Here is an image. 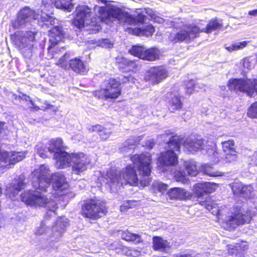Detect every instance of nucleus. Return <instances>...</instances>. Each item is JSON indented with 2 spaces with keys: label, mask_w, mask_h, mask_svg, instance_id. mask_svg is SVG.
<instances>
[{
  "label": "nucleus",
  "mask_w": 257,
  "mask_h": 257,
  "mask_svg": "<svg viewBox=\"0 0 257 257\" xmlns=\"http://www.w3.org/2000/svg\"><path fill=\"white\" fill-rule=\"evenodd\" d=\"M20 153L17 152L13 154L9 160V162L11 164H15L17 162L22 160V158L19 155Z\"/></svg>",
  "instance_id": "50"
},
{
  "label": "nucleus",
  "mask_w": 257,
  "mask_h": 257,
  "mask_svg": "<svg viewBox=\"0 0 257 257\" xmlns=\"http://www.w3.org/2000/svg\"><path fill=\"white\" fill-rule=\"evenodd\" d=\"M25 186V183L24 180L19 179L16 183L11 184L9 187V190L13 194H18L24 188Z\"/></svg>",
  "instance_id": "39"
},
{
  "label": "nucleus",
  "mask_w": 257,
  "mask_h": 257,
  "mask_svg": "<svg viewBox=\"0 0 257 257\" xmlns=\"http://www.w3.org/2000/svg\"><path fill=\"white\" fill-rule=\"evenodd\" d=\"M179 153L166 150L160 153L159 162L164 166L173 167L178 163V155Z\"/></svg>",
  "instance_id": "17"
},
{
  "label": "nucleus",
  "mask_w": 257,
  "mask_h": 257,
  "mask_svg": "<svg viewBox=\"0 0 257 257\" xmlns=\"http://www.w3.org/2000/svg\"><path fill=\"white\" fill-rule=\"evenodd\" d=\"M206 152H217L216 146L215 145L207 146L205 149Z\"/></svg>",
  "instance_id": "60"
},
{
  "label": "nucleus",
  "mask_w": 257,
  "mask_h": 257,
  "mask_svg": "<svg viewBox=\"0 0 257 257\" xmlns=\"http://www.w3.org/2000/svg\"><path fill=\"white\" fill-rule=\"evenodd\" d=\"M5 125V122L0 121V134L2 133V131L4 130V126Z\"/></svg>",
  "instance_id": "63"
},
{
  "label": "nucleus",
  "mask_w": 257,
  "mask_h": 257,
  "mask_svg": "<svg viewBox=\"0 0 257 257\" xmlns=\"http://www.w3.org/2000/svg\"><path fill=\"white\" fill-rule=\"evenodd\" d=\"M168 103L169 110L171 113H174L177 111H180L183 107V103L179 96H175L171 97L168 100Z\"/></svg>",
  "instance_id": "32"
},
{
  "label": "nucleus",
  "mask_w": 257,
  "mask_h": 257,
  "mask_svg": "<svg viewBox=\"0 0 257 257\" xmlns=\"http://www.w3.org/2000/svg\"><path fill=\"white\" fill-rule=\"evenodd\" d=\"M98 12L102 21L117 20L125 23L127 12L122 10L117 6L108 5L106 7H100Z\"/></svg>",
  "instance_id": "8"
},
{
  "label": "nucleus",
  "mask_w": 257,
  "mask_h": 257,
  "mask_svg": "<svg viewBox=\"0 0 257 257\" xmlns=\"http://www.w3.org/2000/svg\"><path fill=\"white\" fill-rule=\"evenodd\" d=\"M195 85V81L193 79L185 81L184 82V86L186 92L189 94H191L194 91Z\"/></svg>",
  "instance_id": "44"
},
{
  "label": "nucleus",
  "mask_w": 257,
  "mask_h": 257,
  "mask_svg": "<svg viewBox=\"0 0 257 257\" xmlns=\"http://www.w3.org/2000/svg\"><path fill=\"white\" fill-rule=\"evenodd\" d=\"M167 247L166 241L160 236H154L153 238V248L154 250L165 249Z\"/></svg>",
  "instance_id": "37"
},
{
  "label": "nucleus",
  "mask_w": 257,
  "mask_h": 257,
  "mask_svg": "<svg viewBox=\"0 0 257 257\" xmlns=\"http://www.w3.org/2000/svg\"><path fill=\"white\" fill-rule=\"evenodd\" d=\"M134 201H127L124 204L120 206V210L121 211H126L128 209L132 208V206L130 205L131 203L135 202Z\"/></svg>",
  "instance_id": "55"
},
{
  "label": "nucleus",
  "mask_w": 257,
  "mask_h": 257,
  "mask_svg": "<svg viewBox=\"0 0 257 257\" xmlns=\"http://www.w3.org/2000/svg\"><path fill=\"white\" fill-rule=\"evenodd\" d=\"M54 158L57 160L61 168H65L71 165V162L73 161V157L65 151L59 152L57 155H54Z\"/></svg>",
  "instance_id": "27"
},
{
  "label": "nucleus",
  "mask_w": 257,
  "mask_h": 257,
  "mask_svg": "<svg viewBox=\"0 0 257 257\" xmlns=\"http://www.w3.org/2000/svg\"><path fill=\"white\" fill-rule=\"evenodd\" d=\"M166 69L162 66L151 67L144 77L146 81L149 82L152 85H157L161 82L168 76Z\"/></svg>",
  "instance_id": "11"
},
{
  "label": "nucleus",
  "mask_w": 257,
  "mask_h": 257,
  "mask_svg": "<svg viewBox=\"0 0 257 257\" xmlns=\"http://www.w3.org/2000/svg\"><path fill=\"white\" fill-rule=\"evenodd\" d=\"M130 32L134 35L139 36H142V28H134L130 29Z\"/></svg>",
  "instance_id": "57"
},
{
  "label": "nucleus",
  "mask_w": 257,
  "mask_h": 257,
  "mask_svg": "<svg viewBox=\"0 0 257 257\" xmlns=\"http://www.w3.org/2000/svg\"><path fill=\"white\" fill-rule=\"evenodd\" d=\"M108 207L106 203L96 197L85 201L81 205L80 214L84 217L93 220H98L106 215Z\"/></svg>",
  "instance_id": "4"
},
{
  "label": "nucleus",
  "mask_w": 257,
  "mask_h": 257,
  "mask_svg": "<svg viewBox=\"0 0 257 257\" xmlns=\"http://www.w3.org/2000/svg\"><path fill=\"white\" fill-rule=\"evenodd\" d=\"M174 177L177 182L184 183L186 180L185 175H183L181 172L176 173Z\"/></svg>",
  "instance_id": "54"
},
{
  "label": "nucleus",
  "mask_w": 257,
  "mask_h": 257,
  "mask_svg": "<svg viewBox=\"0 0 257 257\" xmlns=\"http://www.w3.org/2000/svg\"><path fill=\"white\" fill-rule=\"evenodd\" d=\"M49 36L52 39L50 40V45L48 48L49 51L57 45L65 37V32L62 26H53L49 31Z\"/></svg>",
  "instance_id": "16"
},
{
  "label": "nucleus",
  "mask_w": 257,
  "mask_h": 257,
  "mask_svg": "<svg viewBox=\"0 0 257 257\" xmlns=\"http://www.w3.org/2000/svg\"><path fill=\"white\" fill-rule=\"evenodd\" d=\"M155 31V27L152 25H148L142 28V36L146 37L152 36Z\"/></svg>",
  "instance_id": "46"
},
{
  "label": "nucleus",
  "mask_w": 257,
  "mask_h": 257,
  "mask_svg": "<svg viewBox=\"0 0 257 257\" xmlns=\"http://www.w3.org/2000/svg\"><path fill=\"white\" fill-rule=\"evenodd\" d=\"M69 66L73 71L79 75H84L88 71L84 62L78 58L70 59Z\"/></svg>",
  "instance_id": "22"
},
{
  "label": "nucleus",
  "mask_w": 257,
  "mask_h": 257,
  "mask_svg": "<svg viewBox=\"0 0 257 257\" xmlns=\"http://www.w3.org/2000/svg\"><path fill=\"white\" fill-rule=\"evenodd\" d=\"M121 238L127 242H132L135 244H139L142 242L141 236L136 233H133L128 230H121Z\"/></svg>",
  "instance_id": "33"
},
{
  "label": "nucleus",
  "mask_w": 257,
  "mask_h": 257,
  "mask_svg": "<svg viewBox=\"0 0 257 257\" xmlns=\"http://www.w3.org/2000/svg\"><path fill=\"white\" fill-rule=\"evenodd\" d=\"M8 157V152H3L2 153L1 151H0V160L2 161H4L5 162H7V159L6 158V157Z\"/></svg>",
  "instance_id": "61"
},
{
  "label": "nucleus",
  "mask_w": 257,
  "mask_h": 257,
  "mask_svg": "<svg viewBox=\"0 0 257 257\" xmlns=\"http://www.w3.org/2000/svg\"><path fill=\"white\" fill-rule=\"evenodd\" d=\"M167 194L171 199L182 200L188 197L187 192L185 189L179 187L170 189Z\"/></svg>",
  "instance_id": "30"
},
{
  "label": "nucleus",
  "mask_w": 257,
  "mask_h": 257,
  "mask_svg": "<svg viewBox=\"0 0 257 257\" xmlns=\"http://www.w3.org/2000/svg\"><path fill=\"white\" fill-rule=\"evenodd\" d=\"M250 84V79L232 78L228 80L227 85L231 91L245 92L249 96H252V90L249 89Z\"/></svg>",
  "instance_id": "12"
},
{
  "label": "nucleus",
  "mask_w": 257,
  "mask_h": 257,
  "mask_svg": "<svg viewBox=\"0 0 257 257\" xmlns=\"http://www.w3.org/2000/svg\"><path fill=\"white\" fill-rule=\"evenodd\" d=\"M249 14L253 16H257V9L250 11Z\"/></svg>",
  "instance_id": "62"
},
{
  "label": "nucleus",
  "mask_w": 257,
  "mask_h": 257,
  "mask_svg": "<svg viewBox=\"0 0 257 257\" xmlns=\"http://www.w3.org/2000/svg\"><path fill=\"white\" fill-rule=\"evenodd\" d=\"M232 193L237 197L248 196L251 192V187L241 182H233L230 184Z\"/></svg>",
  "instance_id": "20"
},
{
  "label": "nucleus",
  "mask_w": 257,
  "mask_h": 257,
  "mask_svg": "<svg viewBox=\"0 0 257 257\" xmlns=\"http://www.w3.org/2000/svg\"><path fill=\"white\" fill-rule=\"evenodd\" d=\"M36 13L35 10L29 7L23 8L19 12L17 19L12 23V27L18 29L31 20H35Z\"/></svg>",
  "instance_id": "13"
},
{
  "label": "nucleus",
  "mask_w": 257,
  "mask_h": 257,
  "mask_svg": "<svg viewBox=\"0 0 257 257\" xmlns=\"http://www.w3.org/2000/svg\"><path fill=\"white\" fill-rule=\"evenodd\" d=\"M197 31V25L185 24L177 33H171L168 36V39L174 44L184 41L190 42L194 39L199 38Z\"/></svg>",
  "instance_id": "7"
},
{
  "label": "nucleus",
  "mask_w": 257,
  "mask_h": 257,
  "mask_svg": "<svg viewBox=\"0 0 257 257\" xmlns=\"http://www.w3.org/2000/svg\"><path fill=\"white\" fill-rule=\"evenodd\" d=\"M90 133H96L102 141H106L110 136L109 130L100 124H95L88 128Z\"/></svg>",
  "instance_id": "24"
},
{
  "label": "nucleus",
  "mask_w": 257,
  "mask_h": 257,
  "mask_svg": "<svg viewBox=\"0 0 257 257\" xmlns=\"http://www.w3.org/2000/svg\"><path fill=\"white\" fill-rule=\"evenodd\" d=\"M54 106L53 105L49 103L48 101H45L44 102V105H42L41 107L33 105L30 107V109L32 111H38L39 110L46 111L47 109H51Z\"/></svg>",
  "instance_id": "45"
},
{
  "label": "nucleus",
  "mask_w": 257,
  "mask_h": 257,
  "mask_svg": "<svg viewBox=\"0 0 257 257\" xmlns=\"http://www.w3.org/2000/svg\"><path fill=\"white\" fill-rule=\"evenodd\" d=\"M99 2H101V3L103 4H106L107 1L106 0H98Z\"/></svg>",
  "instance_id": "64"
},
{
  "label": "nucleus",
  "mask_w": 257,
  "mask_h": 257,
  "mask_svg": "<svg viewBox=\"0 0 257 257\" xmlns=\"http://www.w3.org/2000/svg\"><path fill=\"white\" fill-rule=\"evenodd\" d=\"M55 18L43 11H36L35 20H37L39 23L47 24L48 23L51 25L55 24Z\"/></svg>",
  "instance_id": "31"
},
{
  "label": "nucleus",
  "mask_w": 257,
  "mask_h": 257,
  "mask_svg": "<svg viewBox=\"0 0 257 257\" xmlns=\"http://www.w3.org/2000/svg\"><path fill=\"white\" fill-rule=\"evenodd\" d=\"M185 171L188 175L195 176L197 174L196 167L191 164L187 165L185 167Z\"/></svg>",
  "instance_id": "49"
},
{
  "label": "nucleus",
  "mask_w": 257,
  "mask_h": 257,
  "mask_svg": "<svg viewBox=\"0 0 257 257\" xmlns=\"http://www.w3.org/2000/svg\"><path fill=\"white\" fill-rule=\"evenodd\" d=\"M223 151L226 153L225 159L228 163L235 161L237 155L234 148V141L232 139L224 141L221 143Z\"/></svg>",
  "instance_id": "18"
},
{
  "label": "nucleus",
  "mask_w": 257,
  "mask_h": 257,
  "mask_svg": "<svg viewBox=\"0 0 257 257\" xmlns=\"http://www.w3.org/2000/svg\"><path fill=\"white\" fill-rule=\"evenodd\" d=\"M204 172L209 176L211 177H221L224 175V173L215 171L211 165L206 164L203 168Z\"/></svg>",
  "instance_id": "40"
},
{
  "label": "nucleus",
  "mask_w": 257,
  "mask_h": 257,
  "mask_svg": "<svg viewBox=\"0 0 257 257\" xmlns=\"http://www.w3.org/2000/svg\"><path fill=\"white\" fill-rule=\"evenodd\" d=\"M214 191L212 184L209 182L197 183L194 185L193 192L195 197L197 198L198 203L212 214L218 215L219 209L215 202L210 196H206L204 200L202 197Z\"/></svg>",
  "instance_id": "2"
},
{
  "label": "nucleus",
  "mask_w": 257,
  "mask_h": 257,
  "mask_svg": "<svg viewBox=\"0 0 257 257\" xmlns=\"http://www.w3.org/2000/svg\"><path fill=\"white\" fill-rule=\"evenodd\" d=\"M115 65L117 69L123 72H136L139 69L138 61L131 60L124 56H117L115 57Z\"/></svg>",
  "instance_id": "14"
},
{
  "label": "nucleus",
  "mask_w": 257,
  "mask_h": 257,
  "mask_svg": "<svg viewBox=\"0 0 257 257\" xmlns=\"http://www.w3.org/2000/svg\"><path fill=\"white\" fill-rule=\"evenodd\" d=\"M251 218L250 211H243L241 207L236 206L232 214L226 217L225 223L230 228L234 229L236 226L250 223Z\"/></svg>",
  "instance_id": "9"
},
{
  "label": "nucleus",
  "mask_w": 257,
  "mask_h": 257,
  "mask_svg": "<svg viewBox=\"0 0 257 257\" xmlns=\"http://www.w3.org/2000/svg\"><path fill=\"white\" fill-rule=\"evenodd\" d=\"M167 136H171L167 142L168 151H173L177 153H180L181 147L183 138L180 136L173 135V133H166Z\"/></svg>",
  "instance_id": "19"
},
{
  "label": "nucleus",
  "mask_w": 257,
  "mask_h": 257,
  "mask_svg": "<svg viewBox=\"0 0 257 257\" xmlns=\"http://www.w3.org/2000/svg\"><path fill=\"white\" fill-rule=\"evenodd\" d=\"M250 85L249 89H251L252 91V95L255 92L257 93V78L253 80H250Z\"/></svg>",
  "instance_id": "58"
},
{
  "label": "nucleus",
  "mask_w": 257,
  "mask_h": 257,
  "mask_svg": "<svg viewBox=\"0 0 257 257\" xmlns=\"http://www.w3.org/2000/svg\"><path fill=\"white\" fill-rule=\"evenodd\" d=\"M203 145V140L197 138L186 140L184 143V146L190 152H198L202 150Z\"/></svg>",
  "instance_id": "28"
},
{
  "label": "nucleus",
  "mask_w": 257,
  "mask_h": 257,
  "mask_svg": "<svg viewBox=\"0 0 257 257\" xmlns=\"http://www.w3.org/2000/svg\"><path fill=\"white\" fill-rule=\"evenodd\" d=\"M160 51L159 49L154 47L148 49L145 48L142 57V60L149 61H154L159 58Z\"/></svg>",
  "instance_id": "34"
},
{
  "label": "nucleus",
  "mask_w": 257,
  "mask_h": 257,
  "mask_svg": "<svg viewBox=\"0 0 257 257\" xmlns=\"http://www.w3.org/2000/svg\"><path fill=\"white\" fill-rule=\"evenodd\" d=\"M155 190H157L160 192H164L168 189V185L162 183H157L152 185Z\"/></svg>",
  "instance_id": "48"
},
{
  "label": "nucleus",
  "mask_w": 257,
  "mask_h": 257,
  "mask_svg": "<svg viewBox=\"0 0 257 257\" xmlns=\"http://www.w3.org/2000/svg\"><path fill=\"white\" fill-rule=\"evenodd\" d=\"M247 116L251 118H257V101L250 104L247 109Z\"/></svg>",
  "instance_id": "42"
},
{
  "label": "nucleus",
  "mask_w": 257,
  "mask_h": 257,
  "mask_svg": "<svg viewBox=\"0 0 257 257\" xmlns=\"http://www.w3.org/2000/svg\"><path fill=\"white\" fill-rule=\"evenodd\" d=\"M134 78L131 75H128L127 76L120 75L116 79L117 81L120 82V86H121V84L128 83L130 81H133Z\"/></svg>",
  "instance_id": "47"
},
{
  "label": "nucleus",
  "mask_w": 257,
  "mask_h": 257,
  "mask_svg": "<svg viewBox=\"0 0 257 257\" xmlns=\"http://www.w3.org/2000/svg\"><path fill=\"white\" fill-rule=\"evenodd\" d=\"M20 198L26 205L35 207H46L49 202L48 198L46 195L31 190L23 192L21 194Z\"/></svg>",
  "instance_id": "10"
},
{
  "label": "nucleus",
  "mask_w": 257,
  "mask_h": 257,
  "mask_svg": "<svg viewBox=\"0 0 257 257\" xmlns=\"http://www.w3.org/2000/svg\"><path fill=\"white\" fill-rule=\"evenodd\" d=\"M104 178L106 180V183L110 186L115 183H121L120 172H117L116 170L112 169L106 171Z\"/></svg>",
  "instance_id": "29"
},
{
  "label": "nucleus",
  "mask_w": 257,
  "mask_h": 257,
  "mask_svg": "<svg viewBox=\"0 0 257 257\" xmlns=\"http://www.w3.org/2000/svg\"><path fill=\"white\" fill-rule=\"evenodd\" d=\"M23 32L18 31L11 35L10 39L12 42L20 48H24L29 46L30 42L22 35Z\"/></svg>",
  "instance_id": "25"
},
{
  "label": "nucleus",
  "mask_w": 257,
  "mask_h": 257,
  "mask_svg": "<svg viewBox=\"0 0 257 257\" xmlns=\"http://www.w3.org/2000/svg\"><path fill=\"white\" fill-rule=\"evenodd\" d=\"M100 45L103 47L111 48L113 46V43L109 39H102L100 42Z\"/></svg>",
  "instance_id": "52"
},
{
  "label": "nucleus",
  "mask_w": 257,
  "mask_h": 257,
  "mask_svg": "<svg viewBox=\"0 0 257 257\" xmlns=\"http://www.w3.org/2000/svg\"><path fill=\"white\" fill-rule=\"evenodd\" d=\"M248 42L242 41L237 43L233 44L231 46H227L225 49L229 52H232L233 51L241 49L247 46Z\"/></svg>",
  "instance_id": "43"
},
{
  "label": "nucleus",
  "mask_w": 257,
  "mask_h": 257,
  "mask_svg": "<svg viewBox=\"0 0 257 257\" xmlns=\"http://www.w3.org/2000/svg\"><path fill=\"white\" fill-rule=\"evenodd\" d=\"M37 33V32L27 31L24 36L26 37V39H27L30 42H34L35 41V37Z\"/></svg>",
  "instance_id": "51"
},
{
  "label": "nucleus",
  "mask_w": 257,
  "mask_h": 257,
  "mask_svg": "<svg viewBox=\"0 0 257 257\" xmlns=\"http://www.w3.org/2000/svg\"><path fill=\"white\" fill-rule=\"evenodd\" d=\"M48 151H46L42 147H40L37 149V153L42 158L45 159L48 158V155L47 154Z\"/></svg>",
  "instance_id": "56"
},
{
  "label": "nucleus",
  "mask_w": 257,
  "mask_h": 257,
  "mask_svg": "<svg viewBox=\"0 0 257 257\" xmlns=\"http://www.w3.org/2000/svg\"><path fill=\"white\" fill-rule=\"evenodd\" d=\"M33 174L32 184L37 189L45 190L52 180H54L53 187L56 191H62L63 186L66 184L64 176L50 174L49 168L45 165H42L38 169H35Z\"/></svg>",
  "instance_id": "1"
},
{
  "label": "nucleus",
  "mask_w": 257,
  "mask_h": 257,
  "mask_svg": "<svg viewBox=\"0 0 257 257\" xmlns=\"http://www.w3.org/2000/svg\"><path fill=\"white\" fill-rule=\"evenodd\" d=\"M78 155H73V165L72 167V172L75 175H80L81 173L86 170L87 164L86 162L81 159Z\"/></svg>",
  "instance_id": "23"
},
{
  "label": "nucleus",
  "mask_w": 257,
  "mask_h": 257,
  "mask_svg": "<svg viewBox=\"0 0 257 257\" xmlns=\"http://www.w3.org/2000/svg\"><path fill=\"white\" fill-rule=\"evenodd\" d=\"M145 47L140 44L133 45L128 50V52L132 56L142 59Z\"/></svg>",
  "instance_id": "36"
},
{
  "label": "nucleus",
  "mask_w": 257,
  "mask_h": 257,
  "mask_svg": "<svg viewBox=\"0 0 257 257\" xmlns=\"http://www.w3.org/2000/svg\"><path fill=\"white\" fill-rule=\"evenodd\" d=\"M121 184H129L132 186L138 185L139 179L136 171L131 164L127 165L120 171Z\"/></svg>",
  "instance_id": "15"
},
{
  "label": "nucleus",
  "mask_w": 257,
  "mask_h": 257,
  "mask_svg": "<svg viewBox=\"0 0 257 257\" xmlns=\"http://www.w3.org/2000/svg\"><path fill=\"white\" fill-rule=\"evenodd\" d=\"M245 250V246L237 243L229 248V253L232 255L242 257Z\"/></svg>",
  "instance_id": "41"
},
{
  "label": "nucleus",
  "mask_w": 257,
  "mask_h": 257,
  "mask_svg": "<svg viewBox=\"0 0 257 257\" xmlns=\"http://www.w3.org/2000/svg\"><path fill=\"white\" fill-rule=\"evenodd\" d=\"M46 232V228L44 225L41 224V226L37 229L36 231V234L41 235L45 233Z\"/></svg>",
  "instance_id": "59"
},
{
  "label": "nucleus",
  "mask_w": 257,
  "mask_h": 257,
  "mask_svg": "<svg viewBox=\"0 0 257 257\" xmlns=\"http://www.w3.org/2000/svg\"><path fill=\"white\" fill-rule=\"evenodd\" d=\"M146 19V16L142 13H139L137 15H131L127 12L125 23L130 25L144 24Z\"/></svg>",
  "instance_id": "35"
},
{
  "label": "nucleus",
  "mask_w": 257,
  "mask_h": 257,
  "mask_svg": "<svg viewBox=\"0 0 257 257\" xmlns=\"http://www.w3.org/2000/svg\"><path fill=\"white\" fill-rule=\"evenodd\" d=\"M55 64L62 68H66L67 66V59L65 55L61 57Z\"/></svg>",
  "instance_id": "53"
},
{
  "label": "nucleus",
  "mask_w": 257,
  "mask_h": 257,
  "mask_svg": "<svg viewBox=\"0 0 257 257\" xmlns=\"http://www.w3.org/2000/svg\"><path fill=\"white\" fill-rule=\"evenodd\" d=\"M133 164L136 165L141 178L140 183L143 187L148 186L152 181L150 176L152 172V156L145 153L135 154L130 156Z\"/></svg>",
  "instance_id": "3"
},
{
  "label": "nucleus",
  "mask_w": 257,
  "mask_h": 257,
  "mask_svg": "<svg viewBox=\"0 0 257 257\" xmlns=\"http://www.w3.org/2000/svg\"><path fill=\"white\" fill-rule=\"evenodd\" d=\"M54 4L56 8L71 12L73 8V5L70 0H55Z\"/></svg>",
  "instance_id": "38"
},
{
  "label": "nucleus",
  "mask_w": 257,
  "mask_h": 257,
  "mask_svg": "<svg viewBox=\"0 0 257 257\" xmlns=\"http://www.w3.org/2000/svg\"><path fill=\"white\" fill-rule=\"evenodd\" d=\"M63 148V141L62 139L57 138L52 139L47 144L46 149L51 153L57 155L59 152H61Z\"/></svg>",
  "instance_id": "26"
},
{
  "label": "nucleus",
  "mask_w": 257,
  "mask_h": 257,
  "mask_svg": "<svg viewBox=\"0 0 257 257\" xmlns=\"http://www.w3.org/2000/svg\"><path fill=\"white\" fill-rule=\"evenodd\" d=\"M223 27V24L221 21H219L216 18L210 19L206 27L203 29H200L197 26V31L199 37L201 33H205L207 34L211 33L213 31L221 30Z\"/></svg>",
  "instance_id": "21"
},
{
  "label": "nucleus",
  "mask_w": 257,
  "mask_h": 257,
  "mask_svg": "<svg viewBox=\"0 0 257 257\" xmlns=\"http://www.w3.org/2000/svg\"><path fill=\"white\" fill-rule=\"evenodd\" d=\"M120 82L115 78L110 77L103 81L100 87L93 92L94 95L100 99H115L121 94Z\"/></svg>",
  "instance_id": "5"
},
{
  "label": "nucleus",
  "mask_w": 257,
  "mask_h": 257,
  "mask_svg": "<svg viewBox=\"0 0 257 257\" xmlns=\"http://www.w3.org/2000/svg\"><path fill=\"white\" fill-rule=\"evenodd\" d=\"M75 16L72 20V24L80 29L85 26L98 27V17H91L92 12L87 6H79L75 10Z\"/></svg>",
  "instance_id": "6"
}]
</instances>
